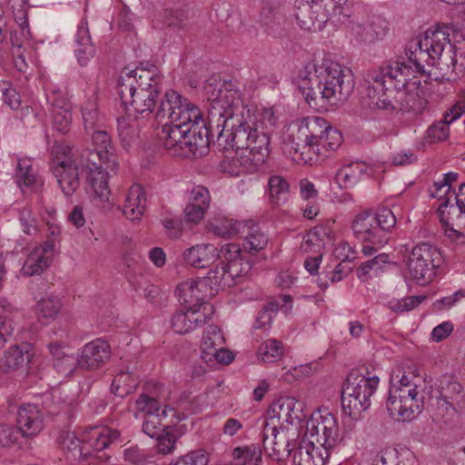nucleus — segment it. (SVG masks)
I'll use <instances>...</instances> for the list:
<instances>
[{"instance_id":"f257e3e1","label":"nucleus","mask_w":465,"mask_h":465,"mask_svg":"<svg viewBox=\"0 0 465 465\" xmlns=\"http://www.w3.org/2000/svg\"><path fill=\"white\" fill-rule=\"evenodd\" d=\"M448 26L429 28L408 44L407 58L368 73L370 104L390 113L420 114L426 106L424 90L414 74H434L435 80H450L456 65L455 45Z\"/></svg>"},{"instance_id":"f03ea898","label":"nucleus","mask_w":465,"mask_h":465,"mask_svg":"<svg viewBox=\"0 0 465 465\" xmlns=\"http://www.w3.org/2000/svg\"><path fill=\"white\" fill-rule=\"evenodd\" d=\"M203 89L210 102L211 130L216 132L219 145L242 151L232 160L241 169L228 172L237 176L256 171L270 153V134L264 123L244 106L240 92L230 84L209 81Z\"/></svg>"},{"instance_id":"7ed1b4c3","label":"nucleus","mask_w":465,"mask_h":465,"mask_svg":"<svg viewBox=\"0 0 465 465\" xmlns=\"http://www.w3.org/2000/svg\"><path fill=\"white\" fill-rule=\"evenodd\" d=\"M298 86L313 107L336 104L347 100L354 88L351 71L324 58L321 64L308 63L298 74Z\"/></svg>"},{"instance_id":"20e7f679","label":"nucleus","mask_w":465,"mask_h":465,"mask_svg":"<svg viewBox=\"0 0 465 465\" xmlns=\"http://www.w3.org/2000/svg\"><path fill=\"white\" fill-rule=\"evenodd\" d=\"M140 63L134 70L124 68L119 80V95L128 114H151L163 91V75L153 64Z\"/></svg>"},{"instance_id":"39448f33","label":"nucleus","mask_w":465,"mask_h":465,"mask_svg":"<svg viewBox=\"0 0 465 465\" xmlns=\"http://www.w3.org/2000/svg\"><path fill=\"white\" fill-rule=\"evenodd\" d=\"M348 0H296L295 17L308 31L322 30L328 21L341 22L348 17Z\"/></svg>"},{"instance_id":"423d86ee","label":"nucleus","mask_w":465,"mask_h":465,"mask_svg":"<svg viewBox=\"0 0 465 465\" xmlns=\"http://www.w3.org/2000/svg\"><path fill=\"white\" fill-rule=\"evenodd\" d=\"M377 376L365 377L358 371L348 375L341 390V407L343 412L356 420L371 406V397L379 384Z\"/></svg>"},{"instance_id":"0eeeda50","label":"nucleus","mask_w":465,"mask_h":465,"mask_svg":"<svg viewBox=\"0 0 465 465\" xmlns=\"http://www.w3.org/2000/svg\"><path fill=\"white\" fill-rule=\"evenodd\" d=\"M51 169L65 196L73 195L79 188L81 169L80 153L67 143H55L52 147Z\"/></svg>"},{"instance_id":"6e6552de","label":"nucleus","mask_w":465,"mask_h":465,"mask_svg":"<svg viewBox=\"0 0 465 465\" xmlns=\"http://www.w3.org/2000/svg\"><path fill=\"white\" fill-rule=\"evenodd\" d=\"M422 401L418 397L417 385L405 374L391 385L387 399V410L391 418L397 420H411L415 412H420Z\"/></svg>"},{"instance_id":"1a4fd4ad","label":"nucleus","mask_w":465,"mask_h":465,"mask_svg":"<svg viewBox=\"0 0 465 465\" xmlns=\"http://www.w3.org/2000/svg\"><path fill=\"white\" fill-rule=\"evenodd\" d=\"M155 116L162 120L167 118L171 123L186 125L190 129L203 124L201 110L187 98L174 90H167L160 100Z\"/></svg>"},{"instance_id":"9d476101","label":"nucleus","mask_w":465,"mask_h":465,"mask_svg":"<svg viewBox=\"0 0 465 465\" xmlns=\"http://www.w3.org/2000/svg\"><path fill=\"white\" fill-rule=\"evenodd\" d=\"M241 248L238 244L228 243L223 245L219 251V259L222 266L211 270V278L214 280L213 289L232 287L237 283V279L247 274L252 265L244 261L241 255Z\"/></svg>"},{"instance_id":"9b49d317","label":"nucleus","mask_w":465,"mask_h":465,"mask_svg":"<svg viewBox=\"0 0 465 465\" xmlns=\"http://www.w3.org/2000/svg\"><path fill=\"white\" fill-rule=\"evenodd\" d=\"M441 262L439 249L430 243L421 242L412 248L407 262V270L412 280L420 285H425L433 280Z\"/></svg>"},{"instance_id":"f8f14e48","label":"nucleus","mask_w":465,"mask_h":465,"mask_svg":"<svg viewBox=\"0 0 465 465\" xmlns=\"http://www.w3.org/2000/svg\"><path fill=\"white\" fill-rule=\"evenodd\" d=\"M305 437L322 447L329 457V451L341 440L336 417L327 411L313 413L306 423Z\"/></svg>"},{"instance_id":"ddd939ff","label":"nucleus","mask_w":465,"mask_h":465,"mask_svg":"<svg viewBox=\"0 0 465 465\" xmlns=\"http://www.w3.org/2000/svg\"><path fill=\"white\" fill-rule=\"evenodd\" d=\"M348 33L359 45H370L383 39L389 32V23L376 14H358L349 21Z\"/></svg>"},{"instance_id":"4468645a","label":"nucleus","mask_w":465,"mask_h":465,"mask_svg":"<svg viewBox=\"0 0 465 465\" xmlns=\"http://www.w3.org/2000/svg\"><path fill=\"white\" fill-rule=\"evenodd\" d=\"M297 429L278 428L275 422H264L262 444L265 451L277 460L288 458L299 444Z\"/></svg>"},{"instance_id":"2eb2a0df","label":"nucleus","mask_w":465,"mask_h":465,"mask_svg":"<svg viewBox=\"0 0 465 465\" xmlns=\"http://www.w3.org/2000/svg\"><path fill=\"white\" fill-rule=\"evenodd\" d=\"M374 219L373 213L364 211L355 216L351 225L355 237L366 243L361 249L366 256L372 255L389 241V236L378 229Z\"/></svg>"},{"instance_id":"dca6fc26","label":"nucleus","mask_w":465,"mask_h":465,"mask_svg":"<svg viewBox=\"0 0 465 465\" xmlns=\"http://www.w3.org/2000/svg\"><path fill=\"white\" fill-rule=\"evenodd\" d=\"M213 312L214 308L209 302L190 305L176 311L171 319V324L175 332L188 333L205 324Z\"/></svg>"},{"instance_id":"f3484780","label":"nucleus","mask_w":465,"mask_h":465,"mask_svg":"<svg viewBox=\"0 0 465 465\" xmlns=\"http://www.w3.org/2000/svg\"><path fill=\"white\" fill-rule=\"evenodd\" d=\"M439 396L435 406L437 415L444 417L461 411L464 409L462 387L453 377L444 375L439 380Z\"/></svg>"},{"instance_id":"a211bd4d","label":"nucleus","mask_w":465,"mask_h":465,"mask_svg":"<svg viewBox=\"0 0 465 465\" xmlns=\"http://www.w3.org/2000/svg\"><path fill=\"white\" fill-rule=\"evenodd\" d=\"M214 280L211 278V272L203 278L187 280L178 284L176 293L179 301L184 304H199L206 302L208 296H213L220 289H213Z\"/></svg>"},{"instance_id":"6ab92c4d","label":"nucleus","mask_w":465,"mask_h":465,"mask_svg":"<svg viewBox=\"0 0 465 465\" xmlns=\"http://www.w3.org/2000/svg\"><path fill=\"white\" fill-rule=\"evenodd\" d=\"M92 141L94 145V150L85 149L79 152L80 158L86 164V162L91 161L94 164L96 161H103L107 168L114 170L117 163L114 158L112 146V140L108 133L105 131H94L92 134Z\"/></svg>"},{"instance_id":"aec40b11","label":"nucleus","mask_w":465,"mask_h":465,"mask_svg":"<svg viewBox=\"0 0 465 465\" xmlns=\"http://www.w3.org/2000/svg\"><path fill=\"white\" fill-rule=\"evenodd\" d=\"M94 164L91 161L86 162V164L80 158V164L82 172L86 173V181L93 190L94 196L102 202L109 201L111 191L108 186L109 173L107 166L103 161H96Z\"/></svg>"},{"instance_id":"412c9836","label":"nucleus","mask_w":465,"mask_h":465,"mask_svg":"<svg viewBox=\"0 0 465 465\" xmlns=\"http://www.w3.org/2000/svg\"><path fill=\"white\" fill-rule=\"evenodd\" d=\"M330 125L322 117L312 116L304 118L298 124V138L300 137V140H307L312 153L324 154V152H321L320 145Z\"/></svg>"},{"instance_id":"4be33fe9","label":"nucleus","mask_w":465,"mask_h":465,"mask_svg":"<svg viewBox=\"0 0 465 465\" xmlns=\"http://www.w3.org/2000/svg\"><path fill=\"white\" fill-rule=\"evenodd\" d=\"M54 249V240H47L43 245L34 248L27 255L21 273L25 276L41 274L49 267Z\"/></svg>"},{"instance_id":"5701e85b","label":"nucleus","mask_w":465,"mask_h":465,"mask_svg":"<svg viewBox=\"0 0 465 465\" xmlns=\"http://www.w3.org/2000/svg\"><path fill=\"white\" fill-rule=\"evenodd\" d=\"M111 356V347L104 340L96 339L85 344L81 353L80 369L92 371L101 367Z\"/></svg>"},{"instance_id":"b1692460","label":"nucleus","mask_w":465,"mask_h":465,"mask_svg":"<svg viewBox=\"0 0 465 465\" xmlns=\"http://www.w3.org/2000/svg\"><path fill=\"white\" fill-rule=\"evenodd\" d=\"M44 416L35 404H23L17 409V429L23 438H33L43 430Z\"/></svg>"},{"instance_id":"393cba45","label":"nucleus","mask_w":465,"mask_h":465,"mask_svg":"<svg viewBox=\"0 0 465 465\" xmlns=\"http://www.w3.org/2000/svg\"><path fill=\"white\" fill-rule=\"evenodd\" d=\"M449 207V199H444L438 207L437 213L445 232L449 237L465 236V209L460 210L450 204L446 214V208Z\"/></svg>"},{"instance_id":"a878e982","label":"nucleus","mask_w":465,"mask_h":465,"mask_svg":"<svg viewBox=\"0 0 465 465\" xmlns=\"http://www.w3.org/2000/svg\"><path fill=\"white\" fill-rule=\"evenodd\" d=\"M32 347L29 343H21L10 346L0 358V370L11 372L25 370L33 358Z\"/></svg>"},{"instance_id":"bb28decb","label":"nucleus","mask_w":465,"mask_h":465,"mask_svg":"<svg viewBox=\"0 0 465 465\" xmlns=\"http://www.w3.org/2000/svg\"><path fill=\"white\" fill-rule=\"evenodd\" d=\"M298 126L287 129L282 135V149L283 153L295 162H308L311 158L307 154L312 152L307 140L298 138Z\"/></svg>"},{"instance_id":"cd10ccee","label":"nucleus","mask_w":465,"mask_h":465,"mask_svg":"<svg viewBox=\"0 0 465 465\" xmlns=\"http://www.w3.org/2000/svg\"><path fill=\"white\" fill-rule=\"evenodd\" d=\"M146 205L147 198L143 187L134 184L126 193L123 213L131 221H139L144 214Z\"/></svg>"},{"instance_id":"c85d7f7f","label":"nucleus","mask_w":465,"mask_h":465,"mask_svg":"<svg viewBox=\"0 0 465 465\" xmlns=\"http://www.w3.org/2000/svg\"><path fill=\"white\" fill-rule=\"evenodd\" d=\"M465 112V105L457 103L444 114V118L431 124L427 130V139L430 143L443 141L449 136V124L460 118Z\"/></svg>"},{"instance_id":"c756f323","label":"nucleus","mask_w":465,"mask_h":465,"mask_svg":"<svg viewBox=\"0 0 465 465\" xmlns=\"http://www.w3.org/2000/svg\"><path fill=\"white\" fill-rule=\"evenodd\" d=\"M217 258H219V252L213 244H196L183 252V260L186 264L195 268L208 267Z\"/></svg>"},{"instance_id":"7c9ffc66","label":"nucleus","mask_w":465,"mask_h":465,"mask_svg":"<svg viewBox=\"0 0 465 465\" xmlns=\"http://www.w3.org/2000/svg\"><path fill=\"white\" fill-rule=\"evenodd\" d=\"M208 120L210 121L209 114ZM211 129L210 122L208 126H206V124L203 122V124L195 125L191 129L184 146V149H187L188 153H192L193 155L197 156L202 155L207 150L209 144V136L216 135V132Z\"/></svg>"},{"instance_id":"2f4dec72","label":"nucleus","mask_w":465,"mask_h":465,"mask_svg":"<svg viewBox=\"0 0 465 465\" xmlns=\"http://www.w3.org/2000/svg\"><path fill=\"white\" fill-rule=\"evenodd\" d=\"M293 451V465H324L329 458L326 457L325 453L323 454L316 450L313 440L304 439L299 441Z\"/></svg>"},{"instance_id":"473e14b6","label":"nucleus","mask_w":465,"mask_h":465,"mask_svg":"<svg viewBox=\"0 0 465 465\" xmlns=\"http://www.w3.org/2000/svg\"><path fill=\"white\" fill-rule=\"evenodd\" d=\"M190 131L191 129L186 127V125L177 124L169 121L163 126L161 133H159V137L163 141V146L168 150L176 147L184 149Z\"/></svg>"},{"instance_id":"72a5a7b5","label":"nucleus","mask_w":465,"mask_h":465,"mask_svg":"<svg viewBox=\"0 0 465 465\" xmlns=\"http://www.w3.org/2000/svg\"><path fill=\"white\" fill-rule=\"evenodd\" d=\"M241 233L244 234L242 249L249 253H257L268 243V237L252 220L246 221L245 228L242 230Z\"/></svg>"},{"instance_id":"f704fd0d","label":"nucleus","mask_w":465,"mask_h":465,"mask_svg":"<svg viewBox=\"0 0 465 465\" xmlns=\"http://www.w3.org/2000/svg\"><path fill=\"white\" fill-rule=\"evenodd\" d=\"M298 404V401L292 397H280L272 402L268 411V417L264 422H275L283 426L290 424L292 408Z\"/></svg>"},{"instance_id":"c9c22d12","label":"nucleus","mask_w":465,"mask_h":465,"mask_svg":"<svg viewBox=\"0 0 465 465\" xmlns=\"http://www.w3.org/2000/svg\"><path fill=\"white\" fill-rule=\"evenodd\" d=\"M75 55L78 63L84 66L86 65L90 59L94 56V48L92 45L91 35L87 23L82 21L78 26V30L75 35Z\"/></svg>"},{"instance_id":"e433bc0d","label":"nucleus","mask_w":465,"mask_h":465,"mask_svg":"<svg viewBox=\"0 0 465 465\" xmlns=\"http://www.w3.org/2000/svg\"><path fill=\"white\" fill-rule=\"evenodd\" d=\"M282 19L279 0L262 2L259 22L267 34L274 33L279 28Z\"/></svg>"},{"instance_id":"4c0bfd02","label":"nucleus","mask_w":465,"mask_h":465,"mask_svg":"<svg viewBox=\"0 0 465 465\" xmlns=\"http://www.w3.org/2000/svg\"><path fill=\"white\" fill-rule=\"evenodd\" d=\"M56 92L47 94V100L54 106L53 109V125L55 130L61 134H66L70 130L72 114L68 109L63 108L64 100H58L54 97Z\"/></svg>"},{"instance_id":"58836bf2","label":"nucleus","mask_w":465,"mask_h":465,"mask_svg":"<svg viewBox=\"0 0 465 465\" xmlns=\"http://www.w3.org/2000/svg\"><path fill=\"white\" fill-rule=\"evenodd\" d=\"M270 203L273 206L285 203L290 195V185L281 175H272L268 180Z\"/></svg>"},{"instance_id":"ea45409f","label":"nucleus","mask_w":465,"mask_h":465,"mask_svg":"<svg viewBox=\"0 0 465 465\" xmlns=\"http://www.w3.org/2000/svg\"><path fill=\"white\" fill-rule=\"evenodd\" d=\"M15 178L20 188H23V186L32 188L42 183L33 169L31 160L28 158L18 159Z\"/></svg>"},{"instance_id":"a19ab883","label":"nucleus","mask_w":465,"mask_h":465,"mask_svg":"<svg viewBox=\"0 0 465 465\" xmlns=\"http://www.w3.org/2000/svg\"><path fill=\"white\" fill-rule=\"evenodd\" d=\"M246 221H237L227 217L216 218L211 223L212 231L221 237H231L242 232Z\"/></svg>"},{"instance_id":"79ce46f5","label":"nucleus","mask_w":465,"mask_h":465,"mask_svg":"<svg viewBox=\"0 0 465 465\" xmlns=\"http://www.w3.org/2000/svg\"><path fill=\"white\" fill-rule=\"evenodd\" d=\"M234 465H258L262 460V450L254 444L236 447L232 451Z\"/></svg>"},{"instance_id":"37998d69","label":"nucleus","mask_w":465,"mask_h":465,"mask_svg":"<svg viewBox=\"0 0 465 465\" xmlns=\"http://www.w3.org/2000/svg\"><path fill=\"white\" fill-rule=\"evenodd\" d=\"M138 385V380L129 371H120L111 385L112 392L121 398L132 393Z\"/></svg>"},{"instance_id":"c03bdc74","label":"nucleus","mask_w":465,"mask_h":465,"mask_svg":"<svg viewBox=\"0 0 465 465\" xmlns=\"http://www.w3.org/2000/svg\"><path fill=\"white\" fill-rule=\"evenodd\" d=\"M156 440V452L166 456L173 454L176 449V443L179 436L175 433V428L173 426H164V430L154 438Z\"/></svg>"},{"instance_id":"a18cd8bd","label":"nucleus","mask_w":465,"mask_h":465,"mask_svg":"<svg viewBox=\"0 0 465 465\" xmlns=\"http://www.w3.org/2000/svg\"><path fill=\"white\" fill-rule=\"evenodd\" d=\"M224 337L217 325H209L203 334L202 343H201V351L203 355H205V352H213L219 348V346L224 345Z\"/></svg>"},{"instance_id":"49530a36","label":"nucleus","mask_w":465,"mask_h":465,"mask_svg":"<svg viewBox=\"0 0 465 465\" xmlns=\"http://www.w3.org/2000/svg\"><path fill=\"white\" fill-rule=\"evenodd\" d=\"M62 308V302L57 297H45L36 304V313L39 318L52 321L56 318Z\"/></svg>"},{"instance_id":"de8ad7c7","label":"nucleus","mask_w":465,"mask_h":465,"mask_svg":"<svg viewBox=\"0 0 465 465\" xmlns=\"http://www.w3.org/2000/svg\"><path fill=\"white\" fill-rule=\"evenodd\" d=\"M283 354L282 343L276 339H269L259 348L258 358L264 362H273Z\"/></svg>"},{"instance_id":"09e8293b","label":"nucleus","mask_w":465,"mask_h":465,"mask_svg":"<svg viewBox=\"0 0 465 465\" xmlns=\"http://www.w3.org/2000/svg\"><path fill=\"white\" fill-rule=\"evenodd\" d=\"M353 167L358 168L360 173H363L366 171L365 164L361 162L351 163L342 167L337 172L335 176V180L341 187L346 188L356 183L358 177Z\"/></svg>"},{"instance_id":"8fccbe9b","label":"nucleus","mask_w":465,"mask_h":465,"mask_svg":"<svg viewBox=\"0 0 465 465\" xmlns=\"http://www.w3.org/2000/svg\"><path fill=\"white\" fill-rule=\"evenodd\" d=\"M91 437V440H94V448L97 450H102L117 440L119 433L108 427H95L92 430Z\"/></svg>"},{"instance_id":"3c124183","label":"nucleus","mask_w":465,"mask_h":465,"mask_svg":"<svg viewBox=\"0 0 465 465\" xmlns=\"http://www.w3.org/2000/svg\"><path fill=\"white\" fill-rule=\"evenodd\" d=\"M425 299L426 296L424 295L409 296L401 300L391 299L388 302V307L395 312H405L416 308L425 301Z\"/></svg>"},{"instance_id":"603ef678","label":"nucleus","mask_w":465,"mask_h":465,"mask_svg":"<svg viewBox=\"0 0 465 465\" xmlns=\"http://www.w3.org/2000/svg\"><path fill=\"white\" fill-rule=\"evenodd\" d=\"M54 367L61 374L70 376L80 369V358L73 354H63V357L54 361Z\"/></svg>"},{"instance_id":"864d4df0","label":"nucleus","mask_w":465,"mask_h":465,"mask_svg":"<svg viewBox=\"0 0 465 465\" xmlns=\"http://www.w3.org/2000/svg\"><path fill=\"white\" fill-rule=\"evenodd\" d=\"M82 116L85 130L93 131L99 126L101 117L97 110V105L94 101H88L82 108Z\"/></svg>"},{"instance_id":"5fc2aeb1","label":"nucleus","mask_w":465,"mask_h":465,"mask_svg":"<svg viewBox=\"0 0 465 465\" xmlns=\"http://www.w3.org/2000/svg\"><path fill=\"white\" fill-rule=\"evenodd\" d=\"M373 216L376 218L374 220L378 229L385 232L386 236H389V232L395 227L397 222L392 211L388 208H381L373 213Z\"/></svg>"},{"instance_id":"6e6d98bb","label":"nucleus","mask_w":465,"mask_h":465,"mask_svg":"<svg viewBox=\"0 0 465 465\" xmlns=\"http://www.w3.org/2000/svg\"><path fill=\"white\" fill-rule=\"evenodd\" d=\"M117 131L120 139L126 144L138 135V127L135 123L125 117L117 119Z\"/></svg>"},{"instance_id":"4d7b16f0","label":"nucleus","mask_w":465,"mask_h":465,"mask_svg":"<svg viewBox=\"0 0 465 465\" xmlns=\"http://www.w3.org/2000/svg\"><path fill=\"white\" fill-rule=\"evenodd\" d=\"M342 143L341 134L330 125L320 145L321 152H324L322 156H327L328 152L338 149Z\"/></svg>"},{"instance_id":"13d9d810","label":"nucleus","mask_w":465,"mask_h":465,"mask_svg":"<svg viewBox=\"0 0 465 465\" xmlns=\"http://www.w3.org/2000/svg\"><path fill=\"white\" fill-rule=\"evenodd\" d=\"M13 310L10 304L2 305V312H0V348L6 342V337L13 333L14 327L10 318Z\"/></svg>"},{"instance_id":"bf43d9fd","label":"nucleus","mask_w":465,"mask_h":465,"mask_svg":"<svg viewBox=\"0 0 465 465\" xmlns=\"http://www.w3.org/2000/svg\"><path fill=\"white\" fill-rule=\"evenodd\" d=\"M142 429L146 435L154 439L164 430V426L162 425L159 414H150L144 416Z\"/></svg>"},{"instance_id":"052dcab7","label":"nucleus","mask_w":465,"mask_h":465,"mask_svg":"<svg viewBox=\"0 0 465 465\" xmlns=\"http://www.w3.org/2000/svg\"><path fill=\"white\" fill-rule=\"evenodd\" d=\"M21 432L17 427L9 424H0V447H11L18 444Z\"/></svg>"},{"instance_id":"680f3d73","label":"nucleus","mask_w":465,"mask_h":465,"mask_svg":"<svg viewBox=\"0 0 465 465\" xmlns=\"http://www.w3.org/2000/svg\"><path fill=\"white\" fill-rule=\"evenodd\" d=\"M278 304L275 302L267 303L258 313L255 322V329L266 328L271 325L274 315L278 312Z\"/></svg>"},{"instance_id":"e2e57ef3","label":"nucleus","mask_w":465,"mask_h":465,"mask_svg":"<svg viewBox=\"0 0 465 465\" xmlns=\"http://www.w3.org/2000/svg\"><path fill=\"white\" fill-rule=\"evenodd\" d=\"M208 458L202 450H193L181 456L169 465H207Z\"/></svg>"},{"instance_id":"0e129e2a","label":"nucleus","mask_w":465,"mask_h":465,"mask_svg":"<svg viewBox=\"0 0 465 465\" xmlns=\"http://www.w3.org/2000/svg\"><path fill=\"white\" fill-rule=\"evenodd\" d=\"M234 359L232 351L224 348V345L219 346L213 352H205V355H203V361L206 363L212 362L213 361H216L218 363L229 364Z\"/></svg>"},{"instance_id":"69168bd1","label":"nucleus","mask_w":465,"mask_h":465,"mask_svg":"<svg viewBox=\"0 0 465 465\" xmlns=\"http://www.w3.org/2000/svg\"><path fill=\"white\" fill-rule=\"evenodd\" d=\"M137 409L144 413V416L150 414H159L160 403L159 401L152 397L145 394H142L136 400Z\"/></svg>"},{"instance_id":"338daca9","label":"nucleus","mask_w":465,"mask_h":465,"mask_svg":"<svg viewBox=\"0 0 465 465\" xmlns=\"http://www.w3.org/2000/svg\"><path fill=\"white\" fill-rule=\"evenodd\" d=\"M19 222L25 234L32 235L36 232V222L29 207H24L19 212Z\"/></svg>"},{"instance_id":"774afa93","label":"nucleus","mask_w":465,"mask_h":465,"mask_svg":"<svg viewBox=\"0 0 465 465\" xmlns=\"http://www.w3.org/2000/svg\"><path fill=\"white\" fill-rule=\"evenodd\" d=\"M186 15L181 9H166L163 15V24L168 27L180 28Z\"/></svg>"}]
</instances>
